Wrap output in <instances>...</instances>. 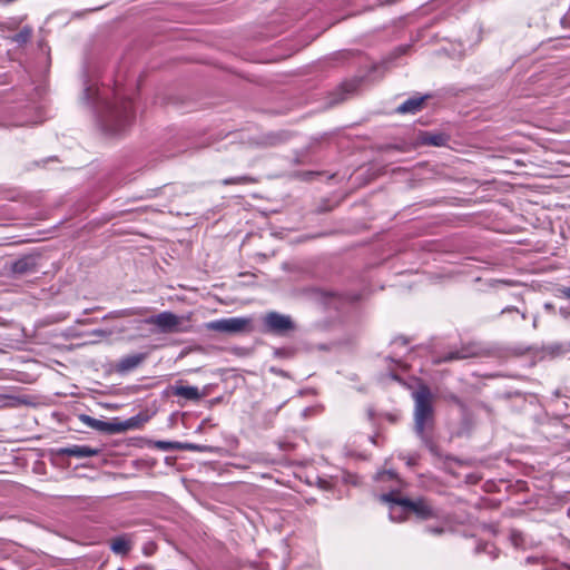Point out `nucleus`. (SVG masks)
I'll list each match as a JSON object with an SVG mask.
<instances>
[{"label":"nucleus","instance_id":"obj_1","mask_svg":"<svg viewBox=\"0 0 570 570\" xmlns=\"http://www.w3.org/2000/svg\"><path fill=\"white\" fill-rule=\"evenodd\" d=\"M412 397L414 400V431L430 452L439 455L431 434L434 426L433 394L428 385L421 384L412 393Z\"/></svg>","mask_w":570,"mask_h":570},{"label":"nucleus","instance_id":"obj_2","mask_svg":"<svg viewBox=\"0 0 570 570\" xmlns=\"http://www.w3.org/2000/svg\"><path fill=\"white\" fill-rule=\"evenodd\" d=\"M134 119L132 104L129 99L117 96L114 102H105L100 120L105 130L121 132Z\"/></svg>","mask_w":570,"mask_h":570},{"label":"nucleus","instance_id":"obj_3","mask_svg":"<svg viewBox=\"0 0 570 570\" xmlns=\"http://www.w3.org/2000/svg\"><path fill=\"white\" fill-rule=\"evenodd\" d=\"M382 499L386 502L394 503L402 507L406 511L413 512L417 518L422 520L429 519H444L440 509L434 508L425 499H397L393 493L384 494Z\"/></svg>","mask_w":570,"mask_h":570},{"label":"nucleus","instance_id":"obj_4","mask_svg":"<svg viewBox=\"0 0 570 570\" xmlns=\"http://www.w3.org/2000/svg\"><path fill=\"white\" fill-rule=\"evenodd\" d=\"M205 327L209 331L238 334L245 332H252V318L249 317H229L210 321L205 324Z\"/></svg>","mask_w":570,"mask_h":570},{"label":"nucleus","instance_id":"obj_5","mask_svg":"<svg viewBox=\"0 0 570 570\" xmlns=\"http://www.w3.org/2000/svg\"><path fill=\"white\" fill-rule=\"evenodd\" d=\"M144 323L156 326L160 333H181L187 331L181 326L183 317L169 311L151 315L144 320Z\"/></svg>","mask_w":570,"mask_h":570},{"label":"nucleus","instance_id":"obj_6","mask_svg":"<svg viewBox=\"0 0 570 570\" xmlns=\"http://www.w3.org/2000/svg\"><path fill=\"white\" fill-rule=\"evenodd\" d=\"M264 330L268 333L285 334L294 328L292 318L277 312H269L263 320Z\"/></svg>","mask_w":570,"mask_h":570},{"label":"nucleus","instance_id":"obj_7","mask_svg":"<svg viewBox=\"0 0 570 570\" xmlns=\"http://www.w3.org/2000/svg\"><path fill=\"white\" fill-rule=\"evenodd\" d=\"M487 354V350L476 342H469L466 344H462L460 348L450 351L444 354L440 362H451L455 360H465L470 357H479Z\"/></svg>","mask_w":570,"mask_h":570},{"label":"nucleus","instance_id":"obj_8","mask_svg":"<svg viewBox=\"0 0 570 570\" xmlns=\"http://www.w3.org/2000/svg\"><path fill=\"white\" fill-rule=\"evenodd\" d=\"M170 392L175 396L195 402L199 401L204 396V394L199 392L197 386L183 385L181 382H177L175 385H171Z\"/></svg>","mask_w":570,"mask_h":570},{"label":"nucleus","instance_id":"obj_9","mask_svg":"<svg viewBox=\"0 0 570 570\" xmlns=\"http://www.w3.org/2000/svg\"><path fill=\"white\" fill-rule=\"evenodd\" d=\"M59 453L67 456L75 458H91L95 456L98 451L87 445H71L59 450Z\"/></svg>","mask_w":570,"mask_h":570},{"label":"nucleus","instance_id":"obj_10","mask_svg":"<svg viewBox=\"0 0 570 570\" xmlns=\"http://www.w3.org/2000/svg\"><path fill=\"white\" fill-rule=\"evenodd\" d=\"M145 356L142 354H134L122 357L118 363V370L120 372H128L136 368L142 361Z\"/></svg>","mask_w":570,"mask_h":570},{"label":"nucleus","instance_id":"obj_11","mask_svg":"<svg viewBox=\"0 0 570 570\" xmlns=\"http://www.w3.org/2000/svg\"><path fill=\"white\" fill-rule=\"evenodd\" d=\"M423 101V97L410 98L397 107V111L401 114H415L422 108Z\"/></svg>","mask_w":570,"mask_h":570},{"label":"nucleus","instance_id":"obj_12","mask_svg":"<svg viewBox=\"0 0 570 570\" xmlns=\"http://www.w3.org/2000/svg\"><path fill=\"white\" fill-rule=\"evenodd\" d=\"M448 141H449V136L445 134L425 132L422 136V142L424 145H429V146L441 147V146H445L448 144Z\"/></svg>","mask_w":570,"mask_h":570},{"label":"nucleus","instance_id":"obj_13","mask_svg":"<svg viewBox=\"0 0 570 570\" xmlns=\"http://www.w3.org/2000/svg\"><path fill=\"white\" fill-rule=\"evenodd\" d=\"M80 421L85 423L87 426L99 431H116L115 429L110 428L109 423L97 420L86 414L80 415Z\"/></svg>","mask_w":570,"mask_h":570},{"label":"nucleus","instance_id":"obj_14","mask_svg":"<svg viewBox=\"0 0 570 570\" xmlns=\"http://www.w3.org/2000/svg\"><path fill=\"white\" fill-rule=\"evenodd\" d=\"M80 421L85 423L87 426L99 431H116L115 429L110 428L109 423L97 420L86 414L80 415Z\"/></svg>","mask_w":570,"mask_h":570},{"label":"nucleus","instance_id":"obj_15","mask_svg":"<svg viewBox=\"0 0 570 570\" xmlns=\"http://www.w3.org/2000/svg\"><path fill=\"white\" fill-rule=\"evenodd\" d=\"M80 421L85 423L87 426L99 431H116L115 429L110 428L109 423L97 420L86 414L80 415Z\"/></svg>","mask_w":570,"mask_h":570},{"label":"nucleus","instance_id":"obj_16","mask_svg":"<svg viewBox=\"0 0 570 570\" xmlns=\"http://www.w3.org/2000/svg\"><path fill=\"white\" fill-rule=\"evenodd\" d=\"M80 421L85 423L87 426L99 431H116L115 429L110 428L109 423L97 420L86 414L80 415Z\"/></svg>","mask_w":570,"mask_h":570},{"label":"nucleus","instance_id":"obj_17","mask_svg":"<svg viewBox=\"0 0 570 570\" xmlns=\"http://www.w3.org/2000/svg\"><path fill=\"white\" fill-rule=\"evenodd\" d=\"M110 549L116 554L125 556L130 550V542L125 537H118L111 541Z\"/></svg>","mask_w":570,"mask_h":570},{"label":"nucleus","instance_id":"obj_18","mask_svg":"<svg viewBox=\"0 0 570 570\" xmlns=\"http://www.w3.org/2000/svg\"><path fill=\"white\" fill-rule=\"evenodd\" d=\"M256 183L257 179L248 175L229 177L222 180L223 185H253Z\"/></svg>","mask_w":570,"mask_h":570},{"label":"nucleus","instance_id":"obj_19","mask_svg":"<svg viewBox=\"0 0 570 570\" xmlns=\"http://www.w3.org/2000/svg\"><path fill=\"white\" fill-rule=\"evenodd\" d=\"M101 98L100 89L94 86H87L83 90V99L88 102H97Z\"/></svg>","mask_w":570,"mask_h":570},{"label":"nucleus","instance_id":"obj_20","mask_svg":"<svg viewBox=\"0 0 570 570\" xmlns=\"http://www.w3.org/2000/svg\"><path fill=\"white\" fill-rule=\"evenodd\" d=\"M13 271L16 273H26L28 271V259H19L13 265Z\"/></svg>","mask_w":570,"mask_h":570},{"label":"nucleus","instance_id":"obj_21","mask_svg":"<svg viewBox=\"0 0 570 570\" xmlns=\"http://www.w3.org/2000/svg\"><path fill=\"white\" fill-rule=\"evenodd\" d=\"M31 36V31L29 29H23L19 33L14 36V40L17 42H26Z\"/></svg>","mask_w":570,"mask_h":570},{"label":"nucleus","instance_id":"obj_22","mask_svg":"<svg viewBox=\"0 0 570 570\" xmlns=\"http://www.w3.org/2000/svg\"><path fill=\"white\" fill-rule=\"evenodd\" d=\"M390 519L395 522H401L404 520L402 512L396 511L393 507L390 511Z\"/></svg>","mask_w":570,"mask_h":570},{"label":"nucleus","instance_id":"obj_23","mask_svg":"<svg viewBox=\"0 0 570 570\" xmlns=\"http://www.w3.org/2000/svg\"><path fill=\"white\" fill-rule=\"evenodd\" d=\"M426 531L432 534L440 535L444 532V528L442 527H426Z\"/></svg>","mask_w":570,"mask_h":570},{"label":"nucleus","instance_id":"obj_24","mask_svg":"<svg viewBox=\"0 0 570 570\" xmlns=\"http://www.w3.org/2000/svg\"><path fill=\"white\" fill-rule=\"evenodd\" d=\"M385 475L392 479V478H394V476H395V473H394V471H392V470L383 471V472H381V473H379V474H377V479H379V480H383Z\"/></svg>","mask_w":570,"mask_h":570},{"label":"nucleus","instance_id":"obj_25","mask_svg":"<svg viewBox=\"0 0 570 570\" xmlns=\"http://www.w3.org/2000/svg\"><path fill=\"white\" fill-rule=\"evenodd\" d=\"M512 311L518 312V309H517L515 307H507V308H504V309L502 311V313H504V312H512Z\"/></svg>","mask_w":570,"mask_h":570},{"label":"nucleus","instance_id":"obj_26","mask_svg":"<svg viewBox=\"0 0 570 570\" xmlns=\"http://www.w3.org/2000/svg\"><path fill=\"white\" fill-rule=\"evenodd\" d=\"M488 548H491V549H492L493 547L487 543V544H484L483 550H484V551H487V550H488Z\"/></svg>","mask_w":570,"mask_h":570},{"label":"nucleus","instance_id":"obj_27","mask_svg":"<svg viewBox=\"0 0 570 570\" xmlns=\"http://www.w3.org/2000/svg\"><path fill=\"white\" fill-rule=\"evenodd\" d=\"M95 333H96V334H100V335L105 334V332H104V331H101V330L95 331Z\"/></svg>","mask_w":570,"mask_h":570},{"label":"nucleus","instance_id":"obj_28","mask_svg":"<svg viewBox=\"0 0 570 570\" xmlns=\"http://www.w3.org/2000/svg\"><path fill=\"white\" fill-rule=\"evenodd\" d=\"M159 445H160V448H163V449H167L166 443H164V442H160V443H159Z\"/></svg>","mask_w":570,"mask_h":570},{"label":"nucleus","instance_id":"obj_29","mask_svg":"<svg viewBox=\"0 0 570 570\" xmlns=\"http://www.w3.org/2000/svg\"><path fill=\"white\" fill-rule=\"evenodd\" d=\"M564 293L570 298V288H568Z\"/></svg>","mask_w":570,"mask_h":570}]
</instances>
